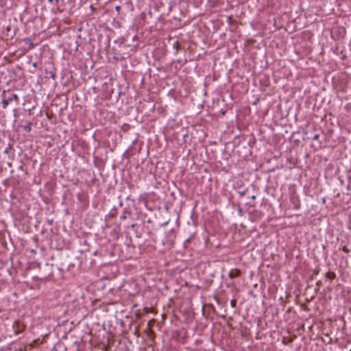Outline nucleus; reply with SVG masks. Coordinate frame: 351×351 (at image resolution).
I'll list each match as a JSON object with an SVG mask.
<instances>
[{
  "label": "nucleus",
  "instance_id": "obj_9",
  "mask_svg": "<svg viewBox=\"0 0 351 351\" xmlns=\"http://www.w3.org/2000/svg\"><path fill=\"white\" fill-rule=\"evenodd\" d=\"M24 130L26 132H30L31 130H32V123L31 122H28L27 125L24 126Z\"/></svg>",
  "mask_w": 351,
  "mask_h": 351
},
{
  "label": "nucleus",
  "instance_id": "obj_19",
  "mask_svg": "<svg viewBox=\"0 0 351 351\" xmlns=\"http://www.w3.org/2000/svg\"><path fill=\"white\" fill-rule=\"evenodd\" d=\"M190 242V239H187L185 241H184V244L186 243H189Z\"/></svg>",
  "mask_w": 351,
  "mask_h": 351
},
{
  "label": "nucleus",
  "instance_id": "obj_5",
  "mask_svg": "<svg viewBox=\"0 0 351 351\" xmlns=\"http://www.w3.org/2000/svg\"><path fill=\"white\" fill-rule=\"evenodd\" d=\"M131 215L132 213L130 210H128L127 208H124V210L122 212V214L120 216V219L125 220Z\"/></svg>",
  "mask_w": 351,
  "mask_h": 351
},
{
  "label": "nucleus",
  "instance_id": "obj_18",
  "mask_svg": "<svg viewBox=\"0 0 351 351\" xmlns=\"http://www.w3.org/2000/svg\"><path fill=\"white\" fill-rule=\"evenodd\" d=\"M49 3H53L54 2V0H47Z\"/></svg>",
  "mask_w": 351,
  "mask_h": 351
},
{
  "label": "nucleus",
  "instance_id": "obj_12",
  "mask_svg": "<svg viewBox=\"0 0 351 351\" xmlns=\"http://www.w3.org/2000/svg\"><path fill=\"white\" fill-rule=\"evenodd\" d=\"M230 305H231L232 307L235 306V305H236V301H235V300H232L230 301Z\"/></svg>",
  "mask_w": 351,
  "mask_h": 351
},
{
  "label": "nucleus",
  "instance_id": "obj_7",
  "mask_svg": "<svg viewBox=\"0 0 351 351\" xmlns=\"http://www.w3.org/2000/svg\"><path fill=\"white\" fill-rule=\"evenodd\" d=\"M117 214V209L116 208H113L112 209L109 213L106 216V217L107 218H114L116 217Z\"/></svg>",
  "mask_w": 351,
  "mask_h": 351
},
{
  "label": "nucleus",
  "instance_id": "obj_20",
  "mask_svg": "<svg viewBox=\"0 0 351 351\" xmlns=\"http://www.w3.org/2000/svg\"><path fill=\"white\" fill-rule=\"evenodd\" d=\"M32 65H33V66H34V67H36V66H37V64H36V62L33 63V64H32Z\"/></svg>",
  "mask_w": 351,
  "mask_h": 351
},
{
  "label": "nucleus",
  "instance_id": "obj_10",
  "mask_svg": "<svg viewBox=\"0 0 351 351\" xmlns=\"http://www.w3.org/2000/svg\"><path fill=\"white\" fill-rule=\"evenodd\" d=\"M326 277L330 279H334L336 277V275L333 272H327L326 273Z\"/></svg>",
  "mask_w": 351,
  "mask_h": 351
},
{
  "label": "nucleus",
  "instance_id": "obj_22",
  "mask_svg": "<svg viewBox=\"0 0 351 351\" xmlns=\"http://www.w3.org/2000/svg\"><path fill=\"white\" fill-rule=\"evenodd\" d=\"M225 114H226V112H225V111H222V112H221V114H222V115H225Z\"/></svg>",
  "mask_w": 351,
  "mask_h": 351
},
{
  "label": "nucleus",
  "instance_id": "obj_13",
  "mask_svg": "<svg viewBox=\"0 0 351 351\" xmlns=\"http://www.w3.org/2000/svg\"><path fill=\"white\" fill-rule=\"evenodd\" d=\"M319 138V134H315L314 135V136L313 137V140L314 141H316V140H318Z\"/></svg>",
  "mask_w": 351,
  "mask_h": 351
},
{
  "label": "nucleus",
  "instance_id": "obj_15",
  "mask_svg": "<svg viewBox=\"0 0 351 351\" xmlns=\"http://www.w3.org/2000/svg\"><path fill=\"white\" fill-rule=\"evenodd\" d=\"M47 222L49 225H52L53 223V219H48L47 220Z\"/></svg>",
  "mask_w": 351,
  "mask_h": 351
},
{
  "label": "nucleus",
  "instance_id": "obj_26",
  "mask_svg": "<svg viewBox=\"0 0 351 351\" xmlns=\"http://www.w3.org/2000/svg\"><path fill=\"white\" fill-rule=\"evenodd\" d=\"M77 351H80L79 349H77Z\"/></svg>",
  "mask_w": 351,
  "mask_h": 351
},
{
  "label": "nucleus",
  "instance_id": "obj_4",
  "mask_svg": "<svg viewBox=\"0 0 351 351\" xmlns=\"http://www.w3.org/2000/svg\"><path fill=\"white\" fill-rule=\"evenodd\" d=\"M12 147L10 144H8V147L5 149L3 151V153L5 154H8V158L11 160H13L14 158V154L12 153V154H10V153L12 151Z\"/></svg>",
  "mask_w": 351,
  "mask_h": 351
},
{
  "label": "nucleus",
  "instance_id": "obj_6",
  "mask_svg": "<svg viewBox=\"0 0 351 351\" xmlns=\"http://www.w3.org/2000/svg\"><path fill=\"white\" fill-rule=\"evenodd\" d=\"M5 91L4 90V91L3 92V97H4V98L3 99V100H2V101H1V104H2V108H3V109L6 108H7V106H8V104L11 102V99H8V98H6V97L4 96V95H5Z\"/></svg>",
  "mask_w": 351,
  "mask_h": 351
},
{
  "label": "nucleus",
  "instance_id": "obj_3",
  "mask_svg": "<svg viewBox=\"0 0 351 351\" xmlns=\"http://www.w3.org/2000/svg\"><path fill=\"white\" fill-rule=\"evenodd\" d=\"M13 328H14V334L15 335H19V333H21L22 332L23 327L20 324L19 322L15 321L13 323Z\"/></svg>",
  "mask_w": 351,
  "mask_h": 351
},
{
  "label": "nucleus",
  "instance_id": "obj_27",
  "mask_svg": "<svg viewBox=\"0 0 351 351\" xmlns=\"http://www.w3.org/2000/svg\"><path fill=\"white\" fill-rule=\"evenodd\" d=\"M350 351H351V350Z\"/></svg>",
  "mask_w": 351,
  "mask_h": 351
},
{
  "label": "nucleus",
  "instance_id": "obj_24",
  "mask_svg": "<svg viewBox=\"0 0 351 351\" xmlns=\"http://www.w3.org/2000/svg\"><path fill=\"white\" fill-rule=\"evenodd\" d=\"M135 226H136V224H132V225H131V227H132V228H134Z\"/></svg>",
  "mask_w": 351,
  "mask_h": 351
},
{
  "label": "nucleus",
  "instance_id": "obj_8",
  "mask_svg": "<svg viewBox=\"0 0 351 351\" xmlns=\"http://www.w3.org/2000/svg\"><path fill=\"white\" fill-rule=\"evenodd\" d=\"M8 99H11V102L13 100L18 101L19 100V96L16 94H12L10 97H7Z\"/></svg>",
  "mask_w": 351,
  "mask_h": 351
},
{
  "label": "nucleus",
  "instance_id": "obj_23",
  "mask_svg": "<svg viewBox=\"0 0 351 351\" xmlns=\"http://www.w3.org/2000/svg\"><path fill=\"white\" fill-rule=\"evenodd\" d=\"M19 169L23 170V166H20V167H19Z\"/></svg>",
  "mask_w": 351,
  "mask_h": 351
},
{
  "label": "nucleus",
  "instance_id": "obj_14",
  "mask_svg": "<svg viewBox=\"0 0 351 351\" xmlns=\"http://www.w3.org/2000/svg\"><path fill=\"white\" fill-rule=\"evenodd\" d=\"M115 10L117 12H119L121 10V6L120 5H116L115 8H114Z\"/></svg>",
  "mask_w": 351,
  "mask_h": 351
},
{
  "label": "nucleus",
  "instance_id": "obj_25",
  "mask_svg": "<svg viewBox=\"0 0 351 351\" xmlns=\"http://www.w3.org/2000/svg\"><path fill=\"white\" fill-rule=\"evenodd\" d=\"M58 1L59 0H54V2L57 3L58 2Z\"/></svg>",
  "mask_w": 351,
  "mask_h": 351
},
{
  "label": "nucleus",
  "instance_id": "obj_11",
  "mask_svg": "<svg viewBox=\"0 0 351 351\" xmlns=\"http://www.w3.org/2000/svg\"><path fill=\"white\" fill-rule=\"evenodd\" d=\"M239 194L240 195V196H243L245 195V193H246V191L245 190H243V191H239Z\"/></svg>",
  "mask_w": 351,
  "mask_h": 351
},
{
  "label": "nucleus",
  "instance_id": "obj_16",
  "mask_svg": "<svg viewBox=\"0 0 351 351\" xmlns=\"http://www.w3.org/2000/svg\"><path fill=\"white\" fill-rule=\"evenodd\" d=\"M50 74H51V77L53 79H55V77H56L55 73H53V72H51V73H50Z\"/></svg>",
  "mask_w": 351,
  "mask_h": 351
},
{
  "label": "nucleus",
  "instance_id": "obj_21",
  "mask_svg": "<svg viewBox=\"0 0 351 351\" xmlns=\"http://www.w3.org/2000/svg\"><path fill=\"white\" fill-rule=\"evenodd\" d=\"M251 198H252V199H256V196H255V195H252V196L251 197Z\"/></svg>",
  "mask_w": 351,
  "mask_h": 351
},
{
  "label": "nucleus",
  "instance_id": "obj_17",
  "mask_svg": "<svg viewBox=\"0 0 351 351\" xmlns=\"http://www.w3.org/2000/svg\"><path fill=\"white\" fill-rule=\"evenodd\" d=\"M74 267V264H73V263L69 264V265L68 267V269H70L71 267Z\"/></svg>",
  "mask_w": 351,
  "mask_h": 351
},
{
  "label": "nucleus",
  "instance_id": "obj_2",
  "mask_svg": "<svg viewBox=\"0 0 351 351\" xmlns=\"http://www.w3.org/2000/svg\"><path fill=\"white\" fill-rule=\"evenodd\" d=\"M290 200L295 209L298 210L300 208V201L298 195H293L291 197Z\"/></svg>",
  "mask_w": 351,
  "mask_h": 351
},
{
  "label": "nucleus",
  "instance_id": "obj_1",
  "mask_svg": "<svg viewBox=\"0 0 351 351\" xmlns=\"http://www.w3.org/2000/svg\"><path fill=\"white\" fill-rule=\"evenodd\" d=\"M53 276V265L47 263L40 271V276H35L34 279L47 280Z\"/></svg>",
  "mask_w": 351,
  "mask_h": 351
}]
</instances>
